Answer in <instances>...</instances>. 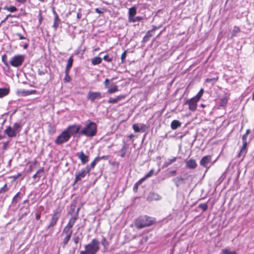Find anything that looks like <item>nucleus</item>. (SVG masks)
<instances>
[{
  "label": "nucleus",
  "mask_w": 254,
  "mask_h": 254,
  "mask_svg": "<svg viewBox=\"0 0 254 254\" xmlns=\"http://www.w3.org/2000/svg\"><path fill=\"white\" fill-rule=\"evenodd\" d=\"M126 96L124 95H121L118 96L116 98H110L108 101L109 103L115 104L118 102L124 99Z\"/></svg>",
  "instance_id": "obj_16"
},
{
  "label": "nucleus",
  "mask_w": 254,
  "mask_h": 254,
  "mask_svg": "<svg viewBox=\"0 0 254 254\" xmlns=\"http://www.w3.org/2000/svg\"><path fill=\"white\" fill-rule=\"evenodd\" d=\"M77 156L83 164H85L89 161V157L86 155L83 151L78 153Z\"/></svg>",
  "instance_id": "obj_18"
},
{
  "label": "nucleus",
  "mask_w": 254,
  "mask_h": 254,
  "mask_svg": "<svg viewBox=\"0 0 254 254\" xmlns=\"http://www.w3.org/2000/svg\"><path fill=\"white\" fill-rule=\"evenodd\" d=\"M2 62L3 63L4 65L8 68H9L8 63L7 61V56L6 55H3L2 56Z\"/></svg>",
  "instance_id": "obj_42"
},
{
  "label": "nucleus",
  "mask_w": 254,
  "mask_h": 254,
  "mask_svg": "<svg viewBox=\"0 0 254 254\" xmlns=\"http://www.w3.org/2000/svg\"><path fill=\"white\" fill-rule=\"evenodd\" d=\"M7 191V184L5 185L0 189V193H3Z\"/></svg>",
  "instance_id": "obj_51"
},
{
  "label": "nucleus",
  "mask_w": 254,
  "mask_h": 254,
  "mask_svg": "<svg viewBox=\"0 0 254 254\" xmlns=\"http://www.w3.org/2000/svg\"><path fill=\"white\" fill-rule=\"evenodd\" d=\"M137 8L135 6H132L128 9V21L133 17L136 14Z\"/></svg>",
  "instance_id": "obj_22"
},
{
  "label": "nucleus",
  "mask_w": 254,
  "mask_h": 254,
  "mask_svg": "<svg viewBox=\"0 0 254 254\" xmlns=\"http://www.w3.org/2000/svg\"><path fill=\"white\" fill-rule=\"evenodd\" d=\"M218 79V77L214 78H207L205 79L206 82H212L213 84L215 83Z\"/></svg>",
  "instance_id": "obj_44"
},
{
  "label": "nucleus",
  "mask_w": 254,
  "mask_h": 254,
  "mask_svg": "<svg viewBox=\"0 0 254 254\" xmlns=\"http://www.w3.org/2000/svg\"><path fill=\"white\" fill-rule=\"evenodd\" d=\"M211 160V156L210 155H206L202 158L200 161V164L202 166L209 168L210 166V161Z\"/></svg>",
  "instance_id": "obj_10"
},
{
  "label": "nucleus",
  "mask_w": 254,
  "mask_h": 254,
  "mask_svg": "<svg viewBox=\"0 0 254 254\" xmlns=\"http://www.w3.org/2000/svg\"><path fill=\"white\" fill-rule=\"evenodd\" d=\"M118 91V87L117 85H113L108 87L107 92L109 94H113Z\"/></svg>",
  "instance_id": "obj_32"
},
{
  "label": "nucleus",
  "mask_w": 254,
  "mask_h": 254,
  "mask_svg": "<svg viewBox=\"0 0 254 254\" xmlns=\"http://www.w3.org/2000/svg\"><path fill=\"white\" fill-rule=\"evenodd\" d=\"M98 162V161H96V158H95L94 159V161L93 162H92L89 165H87L85 168H88V169H89V172H90L91 170L93 169L95 167L97 162Z\"/></svg>",
  "instance_id": "obj_37"
},
{
  "label": "nucleus",
  "mask_w": 254,
  "mask_h": 254,
  "mask_svg": "<svg viewBox=\"0 0 254 254\" xmlns=\"http://www.w3.org/2000/svg\"><path fill=\"white\" fill-rule=\"evenodd\" d=\"M132 128L135 132H145L147 129V127L144 124H141L139 126L138 124H135L132 125Z\"/></svg>",
  "instance_id": "obj_14"
},
{
  "label": "nucleus",
  "mask_w": 254,
  "mask_h": 254,
  "mask_svg": "<svg viewBox=\"0 0 254 254\" xmlns=\"http://www.w3.org/2000/svg\"><path fill=\"white\" fill-rule=\"evenodd\" d=\"M101 244L104 246L105 249H107L109 246V243L106 241L104 237L102 239Z\"/></svg>",
  "instance_id": "obj_47"
},
{
  "label": "nucleus",
  "mask_w": 254,
  "mask_h": 254,
  "mask_svg": "<svg viewBox=\"0 0 254 254\" xmlns=\"http://www.w3.org/2000/svg\"><path fill=\"white\" fill-rule=\"evenodd\" d=\"M127 56V51H125L124 53H122L121 55V62L122 63H125V59Z\"/></svg>",
  "instance_id": "obj_52"
},
{
  "label": "nucleus",
  "mask_w": 254,
  "mask_h": 254,
  "mask_svg": "<svg viewBox=\"0 0 254 254\" xmlns=\"http://www.w3.org/2000/svg\"><path fill=\"white\" fill-rule=\"evenodd\" d=\"M73 223H68L67 226L64 229L63 233H65L66 234L65 237L64 238L63 241V244L64 246L68 243L69 240L71 238V236L72 234L71 228L73 226Z\"/></svg>",
  "instance_id": "obj_6"
},
{
  "label": "nucleus",
  "mask_w": 254,
  "mask_h": 254,
  "mask_svg": "<svg viewBox=\"0 0 254 254\" xmlns=\"http://www.w3.org/2000/svg\"><path fill=\"white\" fill-rule=\"evenodd\" d=\"M145 180V178H142L141 179H140L137 183H136L133 188L134 191H137L138 186L140 185L142 183V182L144 181Z\"/></svg>",
  "instance_id": "obj_36"
},
{
  "label": "nucleus",
  "mask_w": 254,
  "mask_h": 254,
  "mask_svg": "<svg viewBox=\"0 0 254 254\" xmlns=\"http://www.w3.org/2000/svg\"><path fill=\"white\" fill-rule=\"evenodd\" d=\"M73 241L74 242V243L77 244L79 241V238L78 237H74L73 238Z\"/></svg>",
  "instance_id": "obj_61"
},
{
  "label": "nucleus",
  "mask_w": 254,
  "mask_h": 254,
  "mask_svg": "<svg viewBox=\"0 0 254 254\" xmlns=\"http://www.w3.org/2000/svg\"><path fill=\"white\" fill-rule=\"evenodd\" d=\"M27 0H16V1L19 3L23 4L26 2Z\"/></svg>",
  "instance_id": "obj_62"
},
{
  "label": "nucleus",
  "mask_w": 254,
  "mask_h": 254,
  "mask_svg": "<svg viewBox=\"0 0 254 254\" xmlns=\"http://www.w3.org/2000/svg\"><path fill=\"white\" fill-rule=\"evenodd\" d=\"M154 172V170L153 169H151L149 172L147 174H146L144 177H143V178H145V180H146V179L151 177L153 174Z\"/></svg>",
  "instance_id": "obj_48"
},
{
  "label": "nucleus",
  "mask_w": 254,
  "mask_h": 254,
  "mask_svg": "<svg viewBox=\"0 0 254 254\" xmlns=\"http://www.w3.org/2000/svg\"><path fill=\"white\" fill-rule=\"evenodd\" d=\"M247 142H243V145L241 149V150L239 153L238 155V157L240 158L241 156H243V158L245 156V154L247 153Z\"/></svg>",
  "instance_id": "obj_21"
},
{
  "label": "nucleus",
  "mask_w": 254,
  "mask_h": 254,
  "mask_svg": "<svg viewBox=\"0 0 254 254\" xmlns=\"http://www.w3.org/2000/svg\"><path fill=\"white\" fill-rule=\"evenodd\" d=\"M176 173H177V171L175 170L171 171L169 172V174L170 175L169 176H174V175H176Z\"/></svg>",
  "instance_id": "obj_58"
},
{
  "label": "nucleus",
  "mask_w": 254,
  "mask_h": 254,
  "mask_svg": "<svg viewBox=\"0 0 254 254\" xmlns=\"http://www.w3.org/2000/svg\"><path fill=\"white\" fill-rule=\"evenodd\" d=\"M97 133V125L88 120L85 123V127L80 131L79 134L87 137H93Z\"/></svg>",
  "instance_id": "obj_1"
},
{
  "label": "nucleus",
  "mask_w": 254,
  "mask_h": 254,
  "mask_svg": "<svg viewBox=\"0 0 254 254\" xmlns=\"http://www.w3.org/2000/svg\"><path fill=\"white\" fill-rule=\"evenodd\" d=\"M25 60V56L23 55H17L12 57L9 61V64L14 67L20 66Z\"/></svg>",
  "instance_id": "obj_4"
},
{
  "label": "nucleus",
  "mask_w": 254,
  "mask_h": 254,
  "mask_svg": "<svg viewBox=\"0 0 254 254\" xmlns=\"http://www.w3.org/2000/svg\"><path fill=\"white\" fill-rule=\"evenodd\" d=\"M102 59L99 57H95L91 60V63L92 65H97L101 63Z\"/></svg>",
  "instance_id": "obj_31"
},
{
  "label": "nucleus",
  "mask_w": 254,
  "mask_h": 254,
  "mask_svg": "<svg viewBox=\"0 0 254 254\" xmlns=\"http://www.w3.org/2000/svg\"><path fill=\"white\" fill-rule=\"evenodd\" d=\"M198 208L201 209L203 211H204L207 210L208 208V206L207 203H200L198 205Z\"/></svg>",
  "instance_id": "obj_46"
},
{
  "label": "nucleus",
  "mask_w": 254,
  "mask_h": 254,
  "mask_svg": "<svg viewBox=\"0 0 254 254\" xmlns=\"http://www.w3.org/2000/svg\"><path fill=\"white\" fill-rule=\"evenodd\" d=\"M8 144H9V142L8 141L3 142L2 143L3 149H4V150H6L7 148V147H8Z\"/></svg>",
  "instance_id": "obj_57"
},
{
  "label": "nucleus",
  "mask_w": 254,
  "mask_h": 254,
  "mask_svg": "<svg viewBox=\"0 0 254 254\" xmlns=\"http://www.w3.org/2000/svg\"><path fill=\"white\" fill-rule=\"evenodd\" d=\"M187 167L190 169H194L196 167L197 164L194 159H190L186 163Z\"/></svg>",
  "instance_id": "obj_24"
},
{
  "label": "nucleus",
  "mask_w": 254,
  "mask_h": 254,
  "mask_svg": "<svg viewBox=\"0 0 254 254\" xmlns=\"http://www.w3.org/2000/svg\"><path fill=\"white\" fill-rule=\"evenodd\" d=\"M77 201L73 200L70 204V208L68 213V216L69 218L68 222H75L78 218V211L80 207L76 208Z\"/></svg>",
  "instance_id": "obj_2"
},
{
  "label": "nucleus",
  "mask_w": 254,
  "mask_h": 254,
  "mask_svg": "<svg viewBox=\"0 0 254 254\" xmlns=\"http://www.w3.org/2000/svg\"><path fill=\"white\" fill-rule=\"evenodd\" d=\"M95 11H96V12H97L98 13H99V14H101V13H103V12L102 10H100V9H99V8H96V9H95Z\"/></svg>",
  "instance_id": "obj_64"
},
{
  "label": "nucleus",
  "mask_w": 254,
  "mask_h": 254,
  "mask_svg": "<svg viewBox=\"0 0 254 254\" xmlns=\"http://www.w3.org/2000/svg\"><path fill=\"white\" fill-rule=\"evenodd\" d=\"M13 130L17 133L19 132L22 128V126L20 123H15L14 124L13 127H12Z\"/></svg>",
  "instance_id": "obj_30"
},
{
  "label": "nucleus",
  "mask_w": 254,
  "mask_h": 254,
  "mask_svg": "<svg viewBox=\"0 0 254 254\" xmlns=\"http://www.w3.org/2000/svg\"><path fill=\"white\" fill-rule=\"evenodd\" d=\"M73 62V56H71L67 61V63L66 65L65 70H70V68L71 67Z\"/></svg>",
  "instance_id": "obj_29"
},
{
  "label": "nucleus",
  "mask_w": 254,
  "mask_h": 254,
  "mask_svg": "<svg viewBox=\"0 0 254 254\" xmlns=\"http://www.w3.org/2000/svg\"><path fill=\"white\" fill-rule=\"evenodd\" d=\"M44 171V170L43 168L39 169L37 172V173L33 175V178H34V179H36V178H38V179H40L41 177V176L40 175V174L43 173Z\"/></svg>",
  "instance_id": "obj_39"
},
{
  "label": "nucleus",
  "mask_w": 254,
  "mask_h": 254,
  "mask_svg": "<svg viewBox=\"0 0 254 254\" xmlns=\"http://www.w3.org/2000/svg\"><path fill=\"white\" fill-rule=\"evenodd\" d=\"M16 35L19 37V39H20V40H23V39H25V37H24L23 36H22V35L20 33H17Z\"/></svg>",
  "instance_id": "obj_60"
},
{
  "label": "nucleus",
  "mask_w": 254,
  "mask_h": 254,
  "mask_svg": "<svg viewBox=\"0 0 254 254\" xmlns=\"http://www.w3.org/2000/svg\"><path fill=\"white\" fill-rule=\"evenodd\" d=\"M22 176L21 173H18L16 175H13L11 176L10 178L12 179L13 181H15L18 178Z\"/></svg>",
  "instance_id": "obj_54"
},
{
  "label": "nucleus",
  "mask_w": 254,
  "mask_h": 254,
  "mask_svg": "<svg viewBox=\"0 0 254 254\" xmlns=\"http://www.w3.org/2000/svg\"><path fill=\"white\" fill-rule=\"evenodd\" d=\"M177 188H179L181 184L185 183V179L181 176L176 177L172 179Z\"/></svg>",
  "instance_id": "obj_17"
},
{
  "label": "nucleus",
  "mask_w": 254,
  "mask_h": 254,
  "mask_svg": "<svg viewBox=\"0 0 254 254\" xmlns=\"http://www.w3.org/2000/svg\"><path fill=\"white\" fill-rule=\"evenodd\" d=\"M152 223H135V227L138 229H142L144 227H149Z\"/></svg>",
  "instance_id": "obj_34"
},
{
  "label": "nucleus",
  "mask_w": 254,
  "mask_h": 254,
  "mask_svg": "<svg viewBox=\"0 0 254 254\" xmlns=\"http://www.w3.org/2000/svg\"><path fill=\"white\" fill-rule=\"evenodd\" d=\"M227 102L228 97L226 95H225L220 99L218 104L221 107H225L226 105Z\"/></svg>",
  "instance_id": "obj_26"
},
{
  "label": "nucleus",
  "mask_w": 254,
  "mask_h": 254,
  "mask_svg": "<svg viewBox=\"0 0 254 254\" xmlns=\"http://www.w3.org/2000/svg\"><path fill=\"white\" fill-rule=\"evenodd\" d=\"M9 93V89L7 88H0V98L7 95Z\"/></svg>",
  "instance_id": "obj_28"
},
{
  "label": "nucleus",
  "mask_w": 254,
  "mask_h": 254,
  "mask_svg": "<svg viewBox=\"0 0 254 254\" xmlns=\"http://www.w3.org/2000/svg\"><path fill=\"white\" fill-rule=\"evenodd\" d=\"M40 217H41V215H40V214H39V213L36 214V220L37 221H38L40 219Z\"/></svg>",
  "instance_id": "obj_63"
},
{
  "label": "nucleus",
  "mask_w": 254,
  "mask_h": 254,
  "mask_svg": "<svg viewBox=\"0 0 254 254\" xmlns=\"http://www.w3.org/2000/svg\"><path fill=\"white\" fill-rule=\"evenodd\" d=\"M248 135L244 134L242 136V141L243 142H247V138Z\"/></svg>",
  "instance_id": "obj_59"
},
{
  "label": "nucleus",
  "mask_w": 254,
  "mask_h": 254,
  "mask_svg": "<svg viewBox=\"0 0 254 254\" xmlns=\"http://www.w3.org/2000/svg\"><path fill=\"white\" fill-rule=\"evenodd\" d=\"M60 22L61 20L59 18V16H56L55 17H54V22L52 26L53 28H54L55 30H57V28L58 27L60 23Z\"/></svg>",
  "instance_id": "obj_33"
},
{
  "label": "nucleus",
  "mask_w": 254,
  "mask_h": 254,
  "mask_svg": "<svg viewBox=\"0 0 254 254\" xmlns=\"http://www.w3.org/2000/svg\"><path fill=\"white\" fill-rule=\"evenodd\" d=\"M80 129V126L74 125L68 126L65 130L67 131L70 137L75 135L78 133Z\"/></svg>",
  "instance_id": "obj_9"
},
{
  "label": "nucleus",
  "mask_w": 254,
  "mask_h": 254,
  "mask_svg": "<svg viewBox=\"0 0 254 254\" xmlns=\"http://www.w3.org/2000/svg\"><path fill=\"white\" fill-rule=\"evenodd\" d=\"M240 32V28L238 26H234L232 32V36H236V34Z\"/></svg>",
  "instance_id": "obj_41"
},
{
  "label": "nucleus",
  "mask_w": 254,
  "mask_h": 254,
  "mask_svg": "<svg viewBox=\"0 0 254 254\" xmlns=\"http://www.w3.org/2000/svg\"><path fill=\"white\" fill-rule=\"evenodd\" d=\"M22 198V194L20 192H18L13 197L12 200V203L16 204L19 201L21 200Z\"/></svg>",
  "instance_id": "obj_27"
},
{
  "label": "nucleus",
  "mask_w": 254,
  "mask_h": 254,
  "mask_svg": "<svg viewBox=\"0 0 254 254\" xmlns=\"http://www.w3.org/2000/svg\"><path fill=\"white\" fill-rule=\"evenodd\" d=\"M155 219L147 215L141 216L136 220V222H155Z\"/></svg>",
  "instance_id": "obj_11"
},
{
  "label": "nucleus",
  "mask_w": 254,
  "mask_h": 254,
  "mask_svg": "<svg viewBox=\"0 0 254 254\" xmlns=\"http://www.w3.org/2000/svg\"><path fill=\"white\" fill-rule=\"evenodd\" d=\"M198 100H196L195 98L192 97L190 99L187 100L184 103L185 105H189V109L190 111L194 112L196 110L197 103Z\"/></svg>",
  "instance_id": "obj_8"
},
{
  "label": "nucleus",
  "mask_w": 254,
  "mask_h": 254,
  "mask_svg": "<svg viewBox=\"0 0 254 254\" xmlns=\"http://www.w3.org/2000/svg\"><path fill=\"white\" fill-rule=\"evenodd\" d=\"M182 125V123L178 120H173L171 124V127L172 129L175 130L180 127Z\"/></svg>",
  "instance_id": "obj_23"
},
{
  "label": "nucleus",
  "mask_w": 254,
  "mask_h": 254,
  "mask_svg": "<svg viewBox=\"0 0 254 254\" xmlns=\"http://www.w3.org/2000/svg\"><path fill=\"white\" fill-rule=\"evenodd\" d=\"M162 198L161 195L154 192H150L148 195L146 200L148 201H152L154 200H159Z\"/></svg>",
  "instance_id": "obj_12"
},
{
  "label": "nucleus",
  "mask_w": 254,
  "mask_h": 254,
  "mask_svg": "<svg viewBox=\"0 0 254 254\" xmlns=\"http://www.w3.org/2000/svg\"><path fill=\"white\" fill-rule=\"evenodd\" d=\"M142 19H143L142 17H141V16H136V17H135V16H134L133 17H132L130 20H129L128 22H137V21H141Z\"/></svg>",
  "instance_id": "obj_40"
},
{
  "label": "nucleus",
  "mask_w": 254,
  "mask_h": 254,
  "mask_svg": "<svg viewBox=\"0 0 254 254\" xmlns=\"http://www.w3.org/2000/svg\"><path fill=\"white\" fill-rule=\"evenodd\" d=\"M36 92V90H26L24 89H20L18 91V94L23 96H28L32 94H34Z\"/></svg>",
  "instance_id": "obj_20"
},
{
  "label": "nucleus",
  "mask_w": 254,
  "mask_h": 254,
  "mask_svg": "<svg viewBox=\"0 0 254 254\" xmlns=\"http://www.w3.org/2000/svg\"><path fill=\"white\" fill-rule=\"evenodd\" d=\"M203 92H204L203 89L202 88H201L199 90L198 93L193 97L195 98L196 100L199 101V99H200L201 97L202 96Z\"/></svg>",
  "instance_id": "obj_43"
},
{
  "label": "nucleus",
  "mask_w": 254,
  "mask_h": 254,
  "mask_svg": "<svg viewBox=\"0 0 254 254\" xmlns=\"http://www.w3.org/2000/svg\"><path fill=\"white\" fill-rule=\"evenodd\" d=\"M38 18H39V23L40 25L41 24L42 21L43 20V17L42 15V10H40L39 11Z\"/></svg>",
  "instance_id": "obj_55"
},
{
  "label": "nucleus",
  "mask_w": 254,
  "mask_h": 254,
  "mask_svg": "<svg viewBox=\"0 0 254 254\" xmlns=\"http://www.w3.org/2000/svg\"><path fill=\"white\" fill-rule=\"evenodd\" d=\"M113 57H110L109 55H106L104 56L103 60L108 62H111L112 61Z\"/></svg>",
  "instance_id": "obj_53"
},
{
  "label": "nucleus",
  "mask_w": 254,
  "mask_h": 254,
  "mask_svg": "<svg viewBox=\"0 0 254 254\" xmlns=\"http://www.w3.org/2000/svg\"><path fill=\"white\" fill-rule=\"evenodd\" d=\"M70 138V135L64 130L57 137L55 141V143L58 145H60L68 141Z\"/></svg>",
  "instance_id": "obj_5"
},
{
  "label": "nucleus",
  "mask_w": 254,
  "mask_h": 254,
  "mask_svg": "<svg viewBox=\"0 0 254 254\" xmlns=\"http://www.w3.org/2000/svg\"><path fill=\"white\" fill-rule=\"evenodd\" d=\"M101 97V93L99 92L89 91L88 93V98L92 102L96 99H99Z\"/></svg>",
  "instance_id": "obj_13"
},
{
  "label": "nucleus",
  "mask_w": 254,
  "mask_h": 254,
  "mask_svg": "<svg viewBox=\"0 0 254 254\" xmlns=\"http://www.w3.org/2000/svg\"><path fill=\"white\" fill-rule=\"evenodd\" d=\"M104 83L105 87L106 88H108L109 84H110V80L107 78L106 79Z\"/></svg>",
  "instance_id": "obj_56"
},
{
  "label": "nucleus",
  "mask_w": 254,
  "mask_h": 254,
  "mask_svg": "<svg viewBox=\"0 0 254 254\" xmlns=\"http://www.w3.org/2000/svg\"><path fill=\"white\" fill-rule=\"evenodd\" d=\"M176 160H177V158L175 157H173L171 159H168L167 161H166L164 163V164L163 165V166H162V168H164L167 167L168 166H169V165H171L174 162L176 161Z\"/></svg>",
  "instance_id": "obj_25"
},
{
  "label": "nucleus",
  "mask_w": 254,
  "mask_h": 254,
  "mask_svg": "<svg viewBox=\"0 0 254 254\" xmlns=\"http://www.w3.org/2000/svg\"><path fill=\"white\" fill-rule=\"evenodd\" d=\"M87 174H89L88 168H83L76 172L75 174L74 183L81 181Z\"/></svg>",
  "instance_id": "obj_7"
},
{
  "label": "nucleus",
  "mask_w": 254,
  "mask_h": 254,
  "mask_svg": "<svg viewBox=\"0 0 254 254\" xmlns=\"http://www.w3.org/2000/svg\"><path fill=\"white\" fill-rule=\"evenodd\" d=\"M3 9L6 10L10 12H14L17 10V8L14 6H4L3 7Z\"/></svg>",
  "instance_id": "obj_35"
},
{
  "label": "nucleus",
  "mask_w": 254,
  "mask_h": 254,
  "mask_svg": "<svg viewBox=\"0 0 254 254\" xmlns=\"http://www.w3.org/2000/svg\"><path fill=\"white\" fill-rule=\"evenodd\" d=\"M129 147V145L126 142H124L123 145L121 149L119 150V152L121 153L120 156L122 158L125 157L126 153L128 150Z\"/></svg>",
  "instance_id": "obj_19"
},
{
  "label": "nucleus",
  "mask_w": 254,
  "mask_h": 254,
  "mask_svg": "<svg viewBox=\"0 0 254 254\" xmlns=\"http://www.w3.org/2000/svg\"><path fill=\"white\" fill-rule=\"evenodd\" d=\"M4 132L10 137H15L17 135L16 132L10 126L7 127L4 130Z\"/></svg>",
  "instance_id": "obj_15"
},
{
  "label": "nucleus",
  "mask_w": 254,
  "mask_h": 254,
  "mask_svg": "<svg viewBox=\"0 0 254 254\" xmlns=\"http://www.w3.org/2000/svg\"><path fill=\"white\" fill-rule=\"evenodd\" d=\"M69 71L65 70V77L64 78V81L67 82H69L71 79L70 76H69Z\"/></svg>",
  "instance_id": "obj_45"
},
{
  "label": "nucleus",
  "mask_w": 254,
  "mask_h": 254,
  "mask_svg": "<svg viewBox=\"0 0 254 254\" xmlns=\"http://www.w3.org/2000/svg\"><path fill=\"white\" fill-rule=\"evenodd\" d=\"M99 250V242L95 239L92 240L90 243L85 246L84 251L88 254H95Z\"/></svg>",
  "instance_id": "obj_3"
},
{
  "label": "nucleus",
  "mask_w": 254,
  "mask_h": 254,
  "mask_svg": "<svg viewBox=\"0 0 254 254\" xmlns=\"http://www.w3.org/2000/svg\"><path fill=\"white\" fill-rule=\"evenodd\" d=\"M60 216V212L59 211H56L53 216L52 222H56L58 221Z\"/></svg>",
  "instance_id": "obj_38"
},
{
  "label": "nucleus",
  "mask_w": 254,
  "mask_h": 254,
  "mask_svg": "<svg viewBox=\"0 0 254 254\" xmlns=\"http://www.w3.org/2000/svg\"><path fill=\"white\" fill-rule=\"evenodd\" d=\"M109 156L108 155H104L101 157H96V161H98V162L101 160H108L109 158Z\"/></svg>",
  "instance_id": "obj_49"
},
{
  "label": "nucleus",
  "mask_w": 254,
  "mask_h": 254,
  "mask_svg": "<svg viewBox=\"0 0 254 254\" xmlns=\"http://www.w3.org/2000/svg\"><path fill=\"white\" fill-rule=\"evenodd\" d=\"M222 254H237L236 252H231L228 249H224L222 251Z\"/></svg>",
  "instance_id": "obj_50"
}]
</instances>
